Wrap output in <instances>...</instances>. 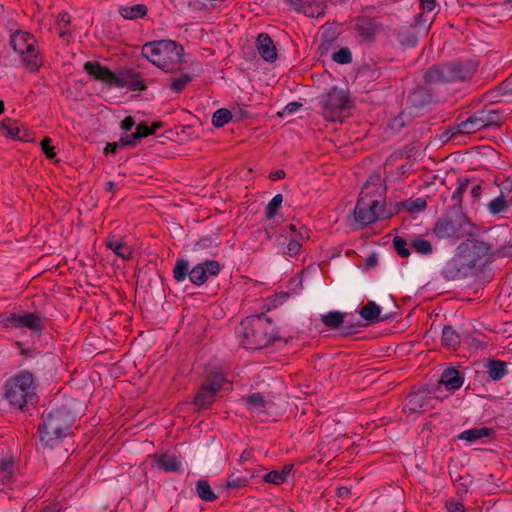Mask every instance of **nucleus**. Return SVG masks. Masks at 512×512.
Wrapping results in <instances>:
<instances>
[{"instance_id":"c756f323","label":"nucleus","mask_w":512,"mask_h":512,"mask_svg":"<svg viewBox=\"0 0 512 512\" xmlns=\"http://www.w3.org/2000/svg\"><path fill=\"white\" fill-rule=\"evenodd\" d=\"M187 8L193 20H202L216 9V5L214 2H187Z\"/></svg>"},{"instance_id":"7ed1b4c3","label":"nucleus","mask_w":512,"mask_h":512,"mask_svg":"<svg viewBox=\"0 0 512 512\" xmlns=\"http://www.w3.org/2000/svg\"><path fill=\"white\" fill-rule=\"evenodd\" d=\"M477 69L478 62L476 60L458 59L431 66L424 72L423 79L429 85L464 82L471 79Z\"/></svg>"},{"instance_id":"4c0bfd02","label":"nucleus","mask_w":512,"mask_h":512,"mask_svg":"<svg viewBox=\"0 0 512 512\" xmlns=\"http://www.w3.org/2000/svg\"><path fill=\"white\" fill-rule=\"evenodd\" d=\"M225 382V374L221 371L214 370L207 375L203 385H205L215 393H218V391H220Z\"/></svg>"},{"instance_id":"412c9836","label":"nucleus","mask_w":512,"mask_h":512,"mask_svg":"<svg viewBox=\"0 0 512 512\" xmlns=\"http://www.w3.org/2000/svg\"><path fill=\"white\" fill-rule=\"evenodd\" d=\"M385 189L379 174L371 175L363 185L359 198L370 200H378V202L385 203Z\"/></svg>"},{"instance_id":"9d476101","label":"nucleus","mask_w":512,"mask_h":512,"mask_svg":"<svg viewBox=\"0 0 512 512\" xmlns=\"http://www.w3.org/2000/svg\"><path fill=\"white\" fill-rule=\"evenodd\" d=\"M469 224L461 209L451 208L435 223L433 231L439 238L460 239L465 235V228Z\"/></svg>"},{"instance_id":"2f4dec72","label":"nucleus","mask_w":512,"mask_h":512,"mask_svg":"<svg viewBox=\"0 0 512 512\" xmlns=\"http://www.w3.org/2000/svg\"><path fill=\"white\" fill-rule=\"evenodd\" d=\"M155 465L165 472H180L181 463L178 459L169 454H155L153 457Z\"/></svg>"},{"instance_id":"3c124183","label":"nucleus","mask_w":512,"mask_h":512,"mask_svg":"<svg viewBox=\"0 0 512 512\" xmlns=\"http://www.w3.org/2000/svg\"><path fill=\"white\" fill-rule=\"evenodd\" d=\"M191 81L192 77L189 74H183L179 78L172 80L170 84V89L175 93H180Z\"/></svg>"},{"instance_id":"4be33fe9","label":"nucleus","mask_w":512,"mask_h":512,"mask_svg":"<svg viewBox=\"0 0 512 512\" xmlns=\"http://www.w3.org/2000/svg\"><path fill=\"white\" fill-rule=\"evenodd\" d=\"M432 102V95L430 91L422 86L413 89L407 97L406 105L410 110V114H416L418 111L424 109Z\"/></svg>"},{"instance_id":"aec40b11","label":"nucleus","mask_w":512,"mask_h":512,"mask_svg":"<svg viewBox=\"0 0 512 512\" xmlns=\"http://www.w3.org/2000/svg\"><path fill=\"white\" fill-rule=\"evenodd\" d=\"M434 398L424 391L410 394L404 405L407 414H422L433 408Z\"/></svg>"},{"instance_id":"680f3d73","label":"nucleus","mask_w":512,"mask_h":512,"mask_svg":"<svg viewBox=\"0 0 512 512\" xmlns=\"http://www.w3.org/2000/svg\"><path fill=\"white\" fill-rule=\"evenodd\" d=\"M503 95L512 97V76L501 84Z\"/></svg>"},{"instance_id":"4d7b16f0","label":"nucleus","mask_w":512,"mask_h":512,"mask_svg":"<svg viewBox=\"0 0 512 512\" xmlns=\"http://www.w3.org/2000/svg\"><path fill=\"white\" fill-rule=\"evenodd\" d=\"M433 20L434 16L428 17L427 14L421 12L415 17V25L418 27H425L426 25L430 27Z\"/></svg>"},{"instance_id":"ddd939ff","label":"nucleus","mask_w":512,"mask_h":512,"mask_svg":"<svg viewBox=\"0 0 512 512\" xmlns=\"http://www.w3.org/2000/svg\"><path fill=\"white\" fill-rule=\"evenodd\" d=\"M393 247L396 253L403 258H407L411 254L410 249L422 256H430L434 251L432 243L421 236H409V238L395 236Z\"/></svg>"},{"instance_id":"cd10ccee","label":"nucleus","mask_w":512,"mask_h":512,"mask_svg":"<svg viewBox=\"0 0 512 512\" xmlns=\"http://www.w3.org/2000/svg\"><path fill=\"white\" fill-rule=\"evenodd\" d=\"M105 245L108 249L113 251L118 257L122 258L125 261H128L132 258V248L128 246L122 238L117 237V235L115 234H109L105 241Z\"/></svg>"},{"instance_id":"f257e3e1","label":"nucleus","mask_w":512,"mask_h":512,"mask_svg":"<svg viewBox=\"0 0 512 512\" xmlns=\"http://www.w3.org/2000/svg\"><path fill=\"white\" fill-rule=\"evenodd\" d=\"M75 419L73 414L65 407H55L42 415V424L38 431L42 445L49 449L63 448V442L71 437V430Z\"/></svg>"},{"instance_id":"ea45409f","label":"nucleus","mask_w":512,"mask_h":512,"mask_svg":"<svg viewBox=\"0 0 512 512\" xmlns=\"http://www.w3.org/2000/svg\"><path fill=\"white\" fill-rule=\"evenodd\" d=\"M195 490L198 497L204 502H212L217 499V495L207 480H198L195 484Z\"/></svg>"},{"instance_id":"0eeeda50","label":"nucleus","mask_w":512,"mask_h":512,"mask_svg":"<svg viewBox=\"0 0 512 512\" xmlns=\"http://www.w3.org/2000/svg\"><path fill=\"white\" fill-rule=\"evenodd\" d=\"M10 44L13 50L20 56L25 69L29 73H36L43 65L37 42L34 36L28 32L17 31L11 35Z\"/></svg>"},{"instance_id":"c03bdc74","label":"nucleus","mask_w":512,"mask_h":512,"mask_svg":"<svg viewBox=\"0 0 512 512\" xmlns=\"http://www.w3.org/2000/svg\"><path fill=\"white\" fill-rule=\"evenodd\" d=\"M190 265L186 259H178L173 269V277L177 282H183L190 274Z\"/></svg>"},{"instance_id":"a211bd4d","label":"nucleus","mask_w":512,"mask_h":512,"mask_svg":"<svg viewBox=\"0 0 512 512\" xmlns=\"http://www.w3.org/2000/svg\"><path fill=\"white\" fill-rule=\"evenodd\" d=\"M471 270L461 253L456 250L455 255L445 263L441 274L446 280L451 281L467 276Z\"/></svg>"},{"instance_id":"79ce46f5","label":"nucleus","mask_w":512,"mask_h":512,"mask_svg":"<svg viewBox=\"0 0 512 512\" xmlns=\"http://www.w3.org/2000/svg\"><path fill=\"white\" fill-rule=\"evenodd\" d=\"M457 188L452 194L451 200L453 202V208L461 209L462 196L466 192L469 184V179L465 177H459L457 179Z\"/></svg>"},{"instance_id":"9b49d317","label":"nucleus","mask_w":512,"mask_h":512,"mask_svg":"<svg viewBox=\"0 0 512 512\" xmlns=\"http://www.w3.org/2000/svg\"><path fill=\"white\" fill-rule=\"evenodd\" d=\"M354 219L359 227H365L380 219H386L393 215L385 209V203L378 200L359 198L354 208Z\"/></svg>"},{"instance_id":"338daca9","label":"nucleus","mask_w":512,"mask_h":512,"mask_svg":"<svg viewBox=\"0 0 512 512\" xmlns=\"http://www.w3.org/2000/svg\"><path fill=\"white\" fill-rule=\"evenodd\" d=\"M71 17L67 12H61L58 15V24L60 27H65L70 23Z\"/></svg>"},{"instance_id":"a878e982","label":"nucleus","mask_w":512,"mask_h":512,"mask_svg":"<svg viewBox=\"0 0 512 512\" xmlns=\"http://www.w3.org/2000/svg\"><path fill=\"white\" fill-rule=\"evenodd\" d=\"M439 383L449 391H457L464 384V375L456 368L448 367L442 372Z\"/></svg>"},{"instance_id":"0e129e2a","label":"nucleus","mask_w":512,"mask_h":512,"mask_svg":"<svg viewBox=\"0 0 512 512\" xmlns=\"http://www.w3.org/2000/svg\"><path fill=\"white\" fill-rule=\"evenodd\" d=\"M135 125V120L132 116L125 117L121 122V129L124 131H130Z\"/></svg>"},{"instance_id":"6ab92c4d","label":"nucleus","mask_w":512,"mask_h":512,"mask_svg":"<svg viewBox=\"0 0 512 512\" xmlns=\"http://www.w3.org/2000/svg\"><path fill=\"white\" fill-rule=\"evenodd\" d=\"M114 87L128 88L130 91H143L147 88L141 74L133 68L116 73Z\"/></svg>"},{"instance_id":"423d86ee","label":"nucleus","mask_w":512,"mask_h":512,"mask_svg":"<svg viewBox=\"0 0 512 512\" xmlns=\"http://www.w3.org/2000/svg\"><path fill=\"white\" fill-rule=\"evenodd\" d=\"M505 120L503 111L496 108L493 104L486 105L481 109L474 111L466 119L459 121L454 127L452 134H474L481 130L500 126Z\"/></svg>"},{"instance_id":"dca6fc26","label":"nucleus","mask_w":512,"mask_h":512,"mask_svg":"<svg viewBox=\"0 0 512 512\" xmlns=\"http://www.w3.org/2000/svg\"><path fill=\"white\" fill-rule=\"evenodd\" d=\"M12 319V329H28L32 333L40 335L45 328L43 318L35 312H13Z\"/></svg>"},{"instance_id":"4468645a","label":"nucleus","mask_w":512,"mask_h":512,"mask_svg":"<svg viewBox=\"0 0 512 512\" xmlns=\"http://www.w3.org/2000/svg\"><path fill=\"white\" fill-rule=\"evenodd\" d=\"M375 7H366L363 15L354 18V30L362 42L372 43L375 41L376 35L379 33L381 25L375 20L379 11L372 16Z\"/></svg>"},{"instance_id":"20e7f679","label":"nucleus","mask_w":512,"mask_h":512,"mask_svg":"<svg viewBox=\"0 0 512 512\" xmlns=\"http://www.w3.org/2000/svg\"><path fill=\"white\" fill-rule=\"evenodd\" d=\"M4 398L17 409L25 410L38 403L37 383L30 371H20L8 378L4 385Z\"/></svg>"},{"instance_id":"f03ea898","label":"nucleus","mask_w":512,"mask_h":512,"mask_svg":"<svg viewBox=\"0 0 512 512\" xmlns=\"http://www.w3.org/2000/svg\"><path fill=\"white\" fill-rule=\"evenodd\" d=\"M242 345L246 349L259 350L271 342L281 340L278 329L265 313L246 317L240 324Z\"/></svg>"},{"instance_id":"8fccbe9b","label":"nucleus","mask_w":512,"mask_h":512,"mask_svg":"<svg viewBox=\"0 0 512 512\" xmlns=\"http://www.w3.org/2000/svg\"><path fill=\"white\" fill-rule=\"evenodd\" d=\"M401 206L404 207L408 212L419 213L426 208L427 203L423 198H416L402 202Z\"/></svg>"},{"instance_id":"bb28decb","label":"nucleus","mask_w":512,"mask_h":512,"mask_svg":"<svg viewBox=\"0 0 512 512\" xmlns=\"http://www.w3.org/2000/svg\"><path fill=\"white\" fill-rule=\"evenodd\" d=\"M258 53L267 62H274L277 59V50L273 40L267 33H260L256 44Z\"/></svg>"},{"instance_id":"e433bc0d","label":"nucleus","mask_w":512,"mask_h":512,"mask_svg":"<svg viewBox=\"0 0 512 512\" xmlns=\"http://www.w3.org/2000/svg\"><path fill=\"white\" fill-rule=\"evenodd\" d=\"M216 394L217 393L202 384L194 398V404L199 408H208L215 401Z\"/></svg>"},{"instance_id":"f704fd0d","label":"nucleus","mask_w":512,"mask_h":512,"mask_svg":"<svg viewBox=\"0 0 512 512\" xmlns=\"http://www.w3.org/2000/svg\"><path fill=\"white\" fill-rule=\"evenodd\" d=\"M494 435V430L488 427L471 428L461 432L458 435V439L465 440L469 443H473L479 439L485 437H491Z\"/></svg>"},{"instance_id":"a19ab883","label":"nucleus","mask_w":512,"mask_h":512,"mask_svg":"<svg viewBox=\"0 0 512 512\" xmlns=\"http://www.w3.org/2000/svg\"><path fill=\"white\" fill-rule=\"evenodd\" d=\"M246 475H237V474H231L227 478V484L226 487L228 489H239L242 487H245L250 479L255 477L254 473H250L249 470H245Z\"/></svg>"},{"instance_id":"69168bd1","label":"nucleus","mask_w":512,"mask_h":512,"mask_svg":"<svg viewBox=\"0 0 512 512\" xmlns=\"http://www.w3.org/2000/svg\"><path fill=\"white\" fill-rule=\"evenodd\" d=\"M448 512H464V505L460 502L451 501L447 503Z\"/></svg>"},{"instance_id":"1a4fd4ad","label":"nucleus","mask_w":512,"mask_h":512,"mask_svg":"<svg viewBox=\"0 0 512 512\" xmlns=\"http://www.w3.org/2000/svg\"><path fill=\"white\" fill-rule=\"evenodd\" d=\"M320 105L324 118L335 122L342 121L352 101L347 89L334 86L321 96Z\"/></svg>"},{"instance_id":"052dcab7","label":"nucleus","mask_w":512,"mask_h":512,"mask_svg":"<svg viewBox=\"0 0 512 512\" xmlns=\"http://www.w3.org/2000/svg\"><path fill=\"white\" fill-rule=\"evenodd\" d=\"M302 106L301 103L298 102H290L288 103L282 112L279 113L280 116L283 115H293L295 112L299 110V108Z\"/></svg>"},{"instance_id":"b1692460","label":"nucleus","mask_w":512,"mask_h":512,"mask_svg":"<svg viewBox=\"0 0 512 512\" xmlns=\"http://www.w3.org/2000/svg\"><path fill=\"white\" fill-rule=\"evenodd\" d=\"M289 9L303 13L307 17L319 18L324 16L325 2H288Z\"/></svg>"},{"instance_id":"2eb2a0df","label":"nucleus","mask_w":512,"mask_h":512,"mask_svg":"<svg viewBox=\"0 0 512 512\" xmlns=\"http://www.w3.org/2000/svg\"><path fill=\"white\" fill-rule=\"evenodd\" d=\"M482 367L484 374L480 375L479 372H476L475 381L482 382V379L487 375V381L499 382L509 374L508 363L493 357L484 359Z\"/></svg>"},{"instance_id":"37998d69","label":"nucleus","mask_w":512,"mask_h":512,"mask_svg":"<svg viewBox=\"0 0 512 512\" xmlns=\"http://www.w3.org/2000/svg\"><path fill=\"white\" fill-rule=\"evenodd\" d=\"M245 401L249 409H256L260 412L265 411L269 404L263 394L259 392L248 395L245 397Z\"/></svg>"},{"instance_id":"e2e57ef3","label":"nucleus","mask_w":512,"mask_h":512,"mask_svg":"<svg viewBox=\"0 0 512 512\" xmlns=\"http://www.w3.org/2000/svg\"><path fill=\"white\" fill-rule=\"evenodd\" d=\"M437 2H420V8L423 13L427 14L428 17L430 16V13H432L436 8Z\"/></svg>"},{"instance_id":"473e14b6","label":"nucleus","mask_w":512,"mask_h":512,"mask_svg":"<svg viewBox=\"0 0 512 512\" xmlns=\"http://www.w3.org/2000/svg\"><path fill=\"white\" fill-rule=\"evenodd\" d=\"M359 315L368 323H377L387 319V317H381V307L374 301H369L362 306Z\"/></svg>"},{"instance_id":"864d4df0","label":"nucleus","mask_w":512,"mask_h":512,"mask_svg":"<svg viewBox=\"0 0 512 512\" xmlns=\"http://www.w3.org/2000/svg\"><path fill=\"white\" fill-rule=\"evenodd\" d=\"M140 141H141V139L139 138V136H138V134L136 133V131H135L134 133H131V134L123 135V136H121V138H120V144H121V146L134 147V146H136Z\"/></svg>"},{"instance_id":"13d9d810","label":"nucleus","mask_w":512,"mask_h":512,"mask_svg":"<svg viewBox=\"0 0 512 512\" xmlns=\"http://www.w3.org/2000/svg\"><path fill=\"white\" fill-rule=\"evenodd\" d=\"M13 312H0V326L5 329H12Z\"/></svg>"},{"instance_id":"09e8293b","label":"nucleus","mask_w":512,"mask_h":512,"mask_svg":"<svg viewBox=\"0 0 512 512\" xmlns=\"http://www.w3.org/2000/svg\"><path fill=\"white\" fill-rule=\"evenodd\" d=\"M283 202V195L276 194L270 202L267 204L265 208V216L268 220L274 218L278 213V210L281 208Z\"/></svg>"},{"instance_id":"72a5a7b5","label":"nucleus","mask_w":512,"mask_h":512,"mask_svg":"<svg viewBox=\"0 0 512 512\" xmlns=\"http://www.w3.org/2000/svg\"><path fill=\"white\" fill-rule=\"evenodd\" d=\"M294 465L289 463L282 467L280 471L273 470L263 475L262 480L266 483L281 485L287 481L288 476L292 472Z\"/></svg>"},{"instance_id":"39448f33","label":"nucleus","mask_w":512,"mask_h":512,"mask_svg":"<svg viewBox=\"0 0 512 512\" xmlns=\"http://www.w3.org/2000/svg\"><path fill=\"white\" fill-rule=\"evenodd\" d=\"M183 54V47L173 40L150 42L142 47V56L166 72L180 68Z\"/></svg>"},{"instance_id":"6e6d98bb","label":"nucleus","mask_w":512,"mask_h":512,"mask_svg":"<svg viewBox=\"0 0 512 512\" xmlns=\"http://www.w3.org/2000/svg\"><path fill=\"white\" fill-rule=\"evenodd\" d=\"M51 142H52V140L49 137H45L41 141V149L48 159H53L56 156L54 147L51 146Z\"/></svg>"},{"instance_id":"49530a36","label":"nucleus","mask_w":512,"mask_h":512,"mask_svg":"<svg viewBox=\"0 0 512 512\" xmlns=\"http://www.w3.org/2000/svg\"><path fill=\"white\" fill-rule=\"evenodd\" d=\"M399 42L403 46L414 47L418 42L417 35L412 31L411 28H402L397 34Z\"/></svg>"},{"instance_id":"f3484780","label":"nucleus","mask_w":512,"mask_h":512,"mask_svg":"<svg viewBox=\"0 0 512 512\" xmlns=\"http://www.w3.org/2000/svg\"><path fill=\"white\" fill-rule=\"evenodd\" d=\"M221 266L216 260H205L195 265L189 274V280L192 284L201 286L208 281L211 276H217L220 273Z\"/></svg>"},{"instance_id":"603ef678","label":"nucleus","mask_w":512,"mask_h":512,"mask_svg":"<svg viewBox=\"0 0 512 512\" xmlns=\"http://www.w3.org/2000/svg\"><path fill=\"white\" fill-rule=\"evenodd\" d=\"M332 59L339 64H349L352 62V53L348 47H344L334 52Z\"/></svg>"},{"instance_id":"f8f14e48","label":"nucleus","mask_w":512,"mask_h":512,"mask_svg":"<svg viewBox=\"0 0 512 512\" xmlns=\"http://www.w3.org/2000/svg\"><path fill=\"white\" fill-rule=\"evenodd\" d=\"M457 251L461 253V256L469 264L471 269L482 268L490 260L491 246L475 238L467 239L462 242L458 247Z\"/></svg>"},{"instance_id":"c9c22d12","label":"nucleus","mask_w":512,"mask_h":512,"mask_svg":"<svg viewBox=\"0 0 512 512\" xmlns=\"http://www.w3.org/2000/svg\"><path fill=\"white\" fill-rule=\"evenodd\" d=\"M442 344L451 350H456L460 345L461 336L457 331L450 325H445L442 329Z\"/></svg>"},{"instance_id":"bf43d9fd","label":"nucleus","mask_w":512,"mask_h":512,"mask_svg":"<svg viewBox=\"0 0 512 512\" xmlns=\"http://www.w3.org/2000/svg\"><path fill=\"white\" fill-rule=\"evenodd\" d=\"M136 133L138 134L139 138L142 140L143 138L153 135L154 129L150 128V126L146 125L145 123H140L136 126Z\"/></svg>"},{"instance_id":"6e6552de","label":"nucleus","mask_w":512,"mask_h":512,"mask_svg":"<svg viewBox=\"0 0 512 512\" xmlns=\"http://www.w3.org/2000/svg\"><path fill=\"white\" fill-rule=\"evenodd\" d=\"M28 481L17 472V465L12 458L0 460V491L9 500L22 499L26 495Z\"/></svg>"},{"instance_id":"58836bf2","label":"nucleus","mask_w":512,"mask_h":512,"mask_svg":"<svg viewBox=\"0 0 512 512\" xmlns=\"http://www.w3.org/2000/svg\"><path fill=\"white\" fill-rule=\"evenodd\" d=\"M308 231H299L298 235H296L295 238L291 239L288 244L286 245L285 249L283 250V253L289 257H296L300 254V251L302 249V244L299 240H303L305 238H308Z\"/></svg>"},{"instance_id":"c85d7f7f","label":"nucleus","mask_w":512,"mask_h":512,"mask_svg":"<svg viewBox=\"0 0 512 512\" xmlns=\"http://www.w3.org/2000/svg\"><path fill=\"white\" fill-rule=\"evenodd\" d=\"M0 131L6 137L13 140L27 141L28 133L26 130L22 131L18 121L12 118H6L0 123Z\"/></svg>"},{"instance_id":"774afa93","label":"nucleus","mask_w":512,"mask_h":512,"mask_svg":"<svg viewBox=\"0 0 512 512\" xmlns=\"http://www.w3.org/2000/svg\"><path fill=\"white\" fill-rule=\"evenodd\" d=\"M61 508L56 503H49L43 507L39 512H60Z\"/></svg>"},{"instance_id":"5701e85b","label":"nucleus","mask_w":512,"mask_h":512,"mask_svg":"<svg viewBox=\"0 0 512 512\" xmlns=\"http://www.w3.org/2000/svg\"><path fill=\"white\" fill-rule=\"evenodd\" d=\"M85 72L91 79L101 81L108 86L114 87L116 80V73L112 72L106 66H103L98 61H88L84 64Z\"/></svg>"},{"instance_id":"7c9ffc66","label":"nucleus","mask_w":512,"mask_h":512,"mask_svg":"<svg viewBox=\"0 0 512 512\" xmlns=\"http://www.w3.org/2000/svg\"><path fill=\"white\" fill-rule=\"evenodd\" d=\"M119 14L126 20H138L144 18L148 13V8L144 4L120 5Z\"/></svg>"},{"instance_id":"a18cd8bd","label":"nucleus","mask_w":512,"mask_h":512,"mask_svg":"<svg viewBox=\"0 0 512 512\" xmlns=\"http://www.w3.org/2000/svg\"><path fill=\"white\" fill-rule=\"evenodd\" d=\"M510 202L504 196H497L489 202L488 210L493 215L504 213L508 210Z\"/></svg>"},{"instance_id":"393cba45","label":"nucleus","mask_w":512,"mask_h":512,"mask_svg":"<svg viewBox=\"0 0 512 512\" xmlns=\"http://www.w3.org/2000/svg\"><path fill=\"white\" fill-rule=\"evenodd\" d=\"M345 313L339 312V311H331L326 315L322 316V322L325 326L336 329L339 328L341 325L346 324L343 327V334H353L357 332V326H353L348 324V322L345 320Z\"/></svg>"},{"instance_id":"5fc2aeb1","label":"nucleus","mask_w":512,"mask_h":512,"mask_svg":"<svg viewBox=\"0 0 512 512\" xmlns=\"http://www.w3.org/2000/svg\"><path fill=\"white\" fill-rule=\"evenodd\" d=\"M499 196H504V198L512 201V180L510 178H506L501 182Z\"/></svg>"},{"instance_id":"de8ad7c7","label":"nucleus","mask_w":512,"mask_h":512,"mask_svg":"<svg viewBox=\"0 0 512 512\" xmlns=\"http://www.w3.org/2000/svg\"><path fill=\"white\" fill-rule=\"evenodd\" d=\"M231 119V112L225 108H221L214 112L212 117V124L214 127L220 128L228 124Z\"/></svg>"}]
</instances>
